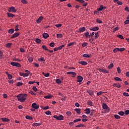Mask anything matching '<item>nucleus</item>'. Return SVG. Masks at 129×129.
I'll list each match as a JSON object with an SVG mask.
<instances>
[{
  "label": "nucleus",
  "mask_w": 129,
  "mask_h": 129,
  "mask_svg": "<svg viewBox=\"0 0 129 129\" xmlns=\"http://www.w3.org/2000/svg\"><path fill=\"white\" fill-rule=\"evenodd\" d=\"M27 94H20L16 96L18 98V101L23 102L26 101V98L27 97Z\"/></svg>",
  "instance_id": "f257e3e1"
},
{
  "label": "nucleus",
  "mask_w": 129,
  "mask_h": 129,
  "mask_svg": "<svg viewBox=\"0 0 129 129\" xmlns=\"http://www.w3.org/2000/svg\"><path fill=\"white\" fill-rule=\"evenodd\" d=\"M11 64L13 67H16L18 68H20L22 67V65L20 63L15 62H11Z\"/></svg>",
  "instance_id": "f03ea898"
},
{
  "label": "nucleus",
  "mask_w": 129,
  "mask_h": 129,
  "mask_svg": "<svg viewBox=\"0 0 129 129\" xmlns=\"http://www.w3.org/2000/svg\"><path fill=\"white\" fill-rule=\"evenodd\" d=\"M9 13L13 12V13H16L17 10H15L14 7H9V10H8Z\"/></svg>",
  "instance_id": "7ed1b4c3"
},
{
  "label": "nucleus",
  "mask_w": 129,
  "mask_h": 129,
  "mask_svg": "<svg viewBox=\"0 0 129 129\" xmlns=\"http://www.w3.org/2000/svg\"><path fill=\"white\" fill-rule=\"evenodd\" d=\"M77 2H80L81 4H83V6L85 7L87 6L88 5V3L87 2H85L84 0H75Z\"/></svg>",
  "instance_id": "20e7f679"
},
{
  "label": "nucleus",
  "mask_w": 129,
  "mask_h": 129,
  "mask_svg": "<svg viewBox=\"0 0 129 129\" xmlns=\"http://www.w3.org/2000/svg\"><path fill=\"white\" fill-rule=\"evenodd\" d=\"M77 79L78 80H77V82H79V83H80L83 82V78L81 76H78L77 77Z\"/></svg>",
  "instance_id": "39448f33"
},
{
  "label": "nucleus",
  "mask_w": 129,
  "mask_h": 129,
  "mask_svg": "<svg viewBox=\"0 0 129 129\" xmlns=\"http://www.w3.org/2000/svg\"><path fill=\"white\" fill-rule=\"evenodd\" d=\"M31 107L34 108V109H38V108H39V105H37L36 103H34L32 104Z\"/></svg>",
  "instance_id": "423d86ee"
},
{
  "label": "nucleus",
  "mask_w": 129,
  "mask_h": 129,
  "mask_svg": "<svg viewBox=\"0 0 129 129\" xmlns=\"http://www.w3.org/2000/svg\"><path fill=\"white\" fill-rule=\"evenodd\" d=\"M102 106L103 109L110 110L109 108L106 103H102Z\"/></svg>",
  "instance_id": "0eeeda50"
},
{
  "label": "nucleus",
  "mask_w": 129,
  "mask_h": 129,
  "mask_svg": "<svg viewBox=\"0 0 129 129\" xmlns=\"http://www.w3.org/2000/svg\"><path fill=\"white\" fill-rule=\"evenodd\" d=\"M67 75H71H71H73L72 77L75 78L76 75H77V73H76L74 72H68L67 73Z\"/></svg>",
  "instance_id": "6e6552de"
},
{
  "label": "nucleus",
  "mask_w": 129,
  "mask_h": 129,
  "mask_svg": "<svg viewBox=\"0 0 129 129\" xmlns=\"http://www.w3.org/2000/svg\"><path fill=\"white\" fill-rule=\"evenodd\" d=\"M20 34L18 32H16L14 34H13L12 36H11V38H17L18 37H19Z\"/></svg>",
  "instance_id": "1a4fd4ad"
},
{
  "label": "nucleus",
  "mask_w": 129,
  "mask_h": 129,
  "mask_svg": "<svg viewBox=\"0 0 129 129\" xmlns=\"http://www.w3.org/2000/svg\"><path fill=\"white\" fill-rule=\"evenodd\" d=\"M86 28L84 27L80 28L79 30V33L84 32H85V31H86Z\"/></svg>",
  "instance_id": "9d476101"
},
{
  "label": "nucleus",
  "mask_w": 129,
  "mask_h": 129,
  "mask_svg": "<svg viewBox=\"0 0 129 129\" xmlns=\"http://www.w3.org/2000/svg\"><path fill=\"white\" fill-rule=\"evenodd\" d=\"M1 119L2 120L3 122H8L10 121V119H8V118L6 117H2L1 118Z\"/></svg>",
  "instance_id": "9b49d317"
},
{
  "label": "nucleus",
  "mask_w": 129,
  "mask_h": 129,
  "mask_svg": "<svg viewBox=\"0 0 129 129\" xmlns=\"http://www.w3.org/2000/svg\"><path fill=\"white\" fill-rule=\"evenodd\" d=\"M80 64H81L82 66H86L88 64V63L86 62V61H80L79 62Z\"/></svg>",
  "instance_id": "f8f14e48"
},
{
  "label": "nucleus",
  "mask_w": 129,
  "mask_h": 129,
  "mask_svg": "<svg viewBox=\"0 0 129 129\" xmlns=\"http://www.w3.org/2000/svg\"><path fill=\"white\" fill-rule=\"evenodd\" d=\"M43 16H40L37 20V23L38 24H40V23L43 20Z\"/></svg>",
  "instance_id": "ddd939ff"
},
{
  "label": "nucleus",
  "mask_w": 129,
  "mask_h": 129,
  "mask_svg": "<svg viewBox=\"0 0 129 129\" xmlns=\"http://www.w3.org/2000/svg\"><path fill=\"white\" fill-rule=\"evenodd\" d=\"M87 92L91 96H93L94 94V91L93 90H88Z\"/></svg>",
  "instance_id": "4468645a"
},
{
  "label": "nucleus",
  "mask_w": 129,
  "mask_h": 129,
  "mask_svg": "<svg viewBox=\"0 0 129 129\" xmlns=\"http://www.w3.org/2000/svg\"><path fill=\"white\" fill-rule=\"evenodd\" d=\"M98 70L99 71V72H102L104 73H109V72H108L107 71H106V69H99Z\"/></svg>",
  "instance_id": "2eb2a0df"
},
{
  "label": "nucleus",
  "mask_w": 129,
  "mask_h": 129,
  "mask_svg": "<svg viewBox=\"0 0 129 129\" xmlns=\"http://www.w3.org/2000/svg\"><path fill=\"white\" fill-rule=\"evenodd\" d=\"M103 10H104V6L102 5H101L99 8H97L98 12H101Z\"/></svg>",
  "instance_id": "dca6fc26"
},
{
  "label": "nucleus",
  "mask_w": 129,
  "mask_h": 129,
  "mask_svg": "<svg viewBox=\"0 0 129 129\" xmlns=\"http://www.w3.org/2000/svg\"><path fill=\"white\" fill-rule=\"evenodd\" d=\"M99 28L98 27H94L92 28H90V30H92L94 32H96V31L99 30Z\"/></svg>",
  "instance_id": "f3484780"
},
{
  "label": "nucleus",
  "mask_w": 129,
  "mask_h": 129,
  "mask_svg": "<svg viewBox=\"0 0 129 129\" xmlns=\"http://www.w3.org/2000/svg\"><path fill=\"white\" fill-rule=\"evenodd\" d=\"M84 34L86 37L90 38L91 36V35H89V32L88 31L85 32Z\"/></svg>",
  "instance_id": "a211bd4d"
},
{
  "label": "nucleus",
  "mask_w": 129,
  "mask_h": 129,
  "mask_svg": "<svg viewBox=\"0 0 129 129\" xmlns=\"http://www.w3.org/2000/svg\"><path fill=\"white\" fill-rule=\"evenodd\" d=\"M74 110L77 112V114H80L81 113V109H80V108H79V109L78 108H76V109H74Z\"/></svg>",
  "instance_id": "6ab92c4d"
},
{
  "label": "nucleus",
  "mask_w": 129,
  "mask_h": 129,
  "mask_svg": "<svg viewBox=\"0 0 129 129\" xmlns=\"http://www.w3.org/2000/svg\"><path fill=\"white\" fill-rule=\"evenodd\" d=\"M113 86H114V87H117V88H120L121 87V85L120 84H117V83H114L113 84Z\"/></svg>",
  "instance_id": "aec40b11"
},
{
  "label": "nucleus",
  "mask_w": 129,
  "mask_h": 129,
  "mask_svg": "<svg viewBox=\"0 0 129 129\" xmlns=\"http://www.w3.org/2000/svg\"><path fill=\"white\" fill-rule=\"evenodd\" d=\"M42 123H34L33 124V126H40L41 125Z\"/></svg>",
  "instance_id": "412c9836"
},
{
  "label": "nucleus",
  "mask_w": 129,
  "mask_h": 129,
  "mask_svg": "<svg viewBox=\"0 0 129 129\" xmlns=\"http://www.w3.org/2000/svg\"><path fill=\"white\" fill-rule=\"evenodd\" d=\"M85 111H86V114H90V112H91L90 108H86L85 110Z\"/></svg>",
  "instance_id": "4be33fe9"
},
{
  "label": "nucleus",
  "mask_w": 129,
  "mask_h": 129,
  "mask_svg": "<svg viewBox=\"0 0 129 129\" xmlns=\"http://www.w3.org/2000/svg\"><path fill=\"white\" fill-rule=\"evenodd\" d=\"M114 67V64L113 63H110L109 64L108 67V69L109 70H111L112 68Z\"/></svg>",
  "instance_id": "5701e85b"
},
{
  "label": "nucleus",
  "mask_w": 129,
  "mask_h": 129,
  "mask_svg": "<svg viewBox=\"0 0 129 129\" xmlns=\"http://www.w3.org/2000/svg\"><path fill=\"white\" fill-rule=\"evenodd\" d=\"M43 37L45 39H47L48 37H49V35L47 33H44L43 34Z\"/></svg>",
  "instance_id": "b1692460"
},
{
  "label": "nucleus",
  "mask_w": 129,
  "mask_h": 129,
  "mask_svg": "<svg viewBox=\"0 0 129 129\" xmlns=\"http://www.w3.org/2000/svg\"><path fill=\"white\" fill-rule=\"evenodd\" d=\"M25 118L27 119H29V120H32L33 119V117L32 116H29V115H27Z\"/></svg>",
  "instance_id": "393cba45"
},
{
  "label": "nucleus",
  "mask_w": 129,
  "mask_h": 129,
  "mask_svg": "<svg viewBox=\"0 0 129 129\" xmlns=\"http://www.w3.org/2000/svg\"><path fill=\"white\" fill-rule=\"evenodd\" d=\"M96 21L97 23H98V24H103V22L102 21V20L99 19H96Z\"/></svg>",
  "instance_id": "a878e982"
},
{
  "label": "nucleus",
  "mask_w": 129,
  "mask_h": 129,
  "mask_svg": "<svg viewBox=\"0 0 129 129\" xmlns=\"http://www.w3.org/2000/svg\"><path fill=\"white\" fill-rule=\"evenodd\" d=\"M76 127H85V125L83 124H79V125H77L76 126Z\"/></svg>",
  "instance_id": "bb28decb"
},
{
  "label": "nucleus",
  "mask_w": 129,
  "mask_h": 129,
  "mask_svg": "<svg viewBox=\"0 0 129 129\" xmlns=\"http://www.w3.org/2000/svg\"><path fill=\"white\" fill-rule=\"evenodd\" d=\"M38 61H43V63H44V62L45 61V60L44 58V57H41L40 58L38 59Z\"/></svg>",
  "instance_id": "cd10ccee"
},
{
  "label": "nucleus",
  "mask_w": 129,
  "mask_h": 129,
  "mask_svg": "<svg viewBox=\"0 0 129 129\" xmlns=\"http://www.w3.org/2000/svg\"><path fill=\"white\" fill-rule=\"evenodd\" d=\"M23 85V83L22 82H18L17 84L18 87H20Z\"/></svg>",
  "instance_id": "c85d7f7f"
},
{
  "label": "nucleus",
  "mask_w": 129,
  "mask_h": 129,
  "mask_svg": "<svg viewBox=\"0 0 129 129\" xmlns=\"http://www.w3.org/2000/svg\"><path fill=\"white\" fill-rule=\"evenodd\" d=\"M9 34H13L15 32V30L13 29H10L8 31Z\"/></svg>",
  "instance_id": "c756f323"
},
{
  "label": "nucleus",
  "mask_w": 129,
  "mask_h": 129,
  "mask_svg": "<svg viewBox=\"0 0 129 129\" xmlns=\"http://www.w3.org/2000/svg\"><path fill=\"white\" fill-rule=\"evenodd\" d=\"M35 41L37 42V44H41V43L42 42L41 40L39 38H37Z\"/></svg>",
  "instance_id": "7c9ffc66"
},
{
  "label": "nucleus",
  "mask_w": 129,
  "mask_h": 129,
  "mask_svg": "<svg viewBox=\"0 0 129 129\" xmlns=\"http://www.w3.org/2000/svg\"><path fill=\"white\" fill-rule=\"evenodd\" d=\"M125 113L123 111H120L118 112V114L120 115V116H123Z\"/></svg>",
  "instance_id": "2f4dec72"
},
{
  "label": "nucleus",
  "mask_w": 129,
  "mask_h": 129,
  "mask_svg": "<svg viewBox=\"0 0 129 129\" xmlns=\"http://www.w3.org/2000/svg\"><path fill=\"white\" fill-rule=\"evenodd\" d=\"M114 79L116 81H122V80L120 79V78H119L118 77H116L114 78Z\"/></svg>",
  "instance_id": "473e14b6"
},
{
  "label": "nucleus",
  "mask_w": 129,
  "mask_h": 129,
  "mask_svg": "<svg viewBox=\"0 0 129 129\" xmlns=\"http://www.w3.org/2000/svg\"><path fill=\"white\" fill-rule=\"evenodd\" d=\"M58 120H63L64 119V116L63 115H59L58 116Z\"/></svg>",
  "instance_id": "72a5a7b5"
},
{
  "label": "nucleus",
  "mask_w": 129,
  "mask_h": 129,
  "mask_svg": "<svg viewBox=\"0 0 129 129\" xmlns=\"http://www.w3.org/2000/svg\"><path fill=\"white\" fill-rule=\"evenodd\" d=\"M114 117L116 118V119H120L121 117L119 116L118 115H114Z\"/></svg>",
  "instance_id": "f704fd0d"
},
{
  "label": "nucleus",
  "mask_w": 129,
  "mask_h": 129,
  "mask_svg": "<svg viewBox=\"0 0 129 129\" xmlns=\"http://www.w3.org/2000/svg\"><path fill=\"white\" fill-rule=\"evenodd\" d=\"M8 16L9 17H15V15L11 13H7Z\"/></svg>",
  "instance_id": "c9c22d12"
},
{
  "label": "nucleus",
  "mask_w": 129,
  "mask_h": 129,
  "mask_svg": "<svg viewBox=\"0 0 129 129\" xmlns=\"http://www.w3.org/2000/svg\"><path fill=\"white\" fill-rule=\"evenodd\" d=\"M95 113V111L94 109H92L90 111V115L93 116Z\"/></svg>",
  "instance_id": "e433bc0d"
},
{
  "label": "nucleus",
  "mask_w": 129,
  "mask_h": 129,
  "mask_svg": "<svg viewBox=\"0 0 129 129\" xmlns=\"http://www.w3.org/2000/svg\"><path fill=\"white\" fill-rule=\"evenodd\" d=\"M42 48L44 50H46V51L49 50L48 48H47V47L45 45L42 46Z\"/></svg>",
  "instance_id": "4c0bfd02"
},
{
  "label": "nucleus",
  "mask_w": 129,
  "mask_h": 129,
  "mask_svg": "<svg viewBox=\"0 0 129 129\" xmlns=\"http://www.w3.org/2000/svg\"><path fill=\"white\" fill-rule=\"evenodd\" d=\"M4 55L3 54V52L1 51H0V59H2L3 58H4Z\"/></svg>",
  "instance_id": "58836bf2"
},
{
  "label": "nucleus",
  "mask_w": 129,
  "mask_h": 129,
  "mask_svg": "<svg viewBox=\"0 0 129 129\" xmlns=\"http://www.w3.org/2000/svg\"><path fill=\"white\" fill-rule=\"evenodd\" d=\"M83 57H86V58H90V55H88L87 54H84L83 55Z\"/></svg>",
  "instance_id": "ea45409f"
},
{
  "label": "nucleus",
  "mask_w": 129,
  "mask_h": 129,
  "mask_svg": "<svg viewBox=\"0 0 129 129\" xmlns=\"http://www.w3.org/2000/svg\"><path fill=\"white\" fill-rule=\"evenodd\" d=\"M98 37H99V32H97L95 34V39H97Z\"/></svg>",
  "instance_id": "a19ab883"
},
{
  "label": "nucleus",
  "mask_w": 129,
  "mask_h": 129,
  "mask_svg": "<svg viewBox=\"0 0 129 129\" xmlns=\"http://www.w3.org/2000/svg\"><path fill=\"white\" fill-rule=\"evenodd\" d=\"M113 52L114 53H116L117 52H119V48H114V50H113Z\"/></svg>",
  "instance_id": "79ce46f5"
},
{
  "label": "nucleus",
  "mask_w": 129,
  "mask_h": 129,
  "mask_svg": "<svg viewBox=\"0 0 129 129\" xmlns=\"http://www.w3.org/2000/svg\"><path fill=\"white\" fill-rule=\"evenodd\" d=\"M52 97V96L51 95H49L48 96H44V98L45 99H50Z\"/></svg>",
  "instance_id": "37998d69"
},
{
  "label": "nucleus",
  "mask_w": 129,
  "mask_h": 129,
  "mask_svg": "<svg viewBox=\"0 0 129 129\" xmlns=\"http://www.w3.org/2000/svg\"><path fill=\"white\" fill-rule=\"evenodd\" d=\"M44 113L46 115H50L51 114V112L50 111H46L44 112Z\"/></svg>",
  "instance_id": "c03bdc74"
},
{
  "label": "nucleus",
  "mask_w": 129,
  "mask_h": 129,
  "mask_svg": "<svg viewBox=\"0 0 129 129\" xmlns=\"http://www.w3.org/2000/svg\"><path fill=\"white\" fill-rule=\"evenodd\" d=\"M8 77L9 80H11L13 78V76H12V75H10V74L8 73Z\"/></svg>",
  "instance_id": "a18cd8bd"
},
{
  "label": "nucleus",
  "mask_w": 129,
  "mask_h": 129,
  "mask_svg": "<svg viewBox=\"0 0 129 129\" xmlns=\"http://www.w3.org/2000/svg\"><path fill=\"white\" fill-rule=\"evenodd\" d=\"M64 47H65V45H64V44H62V45H61V46L58 47V50H61L62 49V48H64Z\"/></svg>",
  "instance_id": "49530a36"
},
{
  "label": "nucleus",
  "mask_w": 129,
  "mask_h": 129,
  "mask_svg": "<svg viewBox=\"0 0 129 129\" xmlns=\"http://www.w3.org/2000/svg\"><path fill=\"white\" fill-rule=\"evenodd\" d=\"M62 26L61 24H56L55 27L57 28H61V26Z\"/></svg>",
  "instance_id": "de8ad7c7"
},
{
  "label": "nucleus",
  "mask_w": 129,
  "mask_h": 129,
  "mask_svg": "<svg viewBox=\"0 0 129 129\" xmlns=\"http://www.w3.org/2000/svg\"><path fill=\"white\" fill-rule=\"evenodd\" d=\"M56 36L57 38H61L62 37V35L61 34H57Z\"/></svg>",
  "instance_id": "09e8293b"
},
{
  "label": "nucleus",
  "mask_w": 129,
  "mask_h": 129,
  "mask_svg": "<svg viewBox=\"0 0 129 129\" xmlns=\"http://www.w3.org/2000/svg\"><path fill=\"white\" fill-rule=\"evenodd\" d=\"M125 50V48H124L123 47V48H119V51H120V52H123Z\"/></svg>",
  "instance_id": "8fccbe9b"
},
{
  "label": "nucleus",
  "mask_w": 129,
  "mask_h": 129,
  "mask_svg": "<svg viewBox=\"0 0 129 129\" xmlns=\"http://www.w3.org/2000/svg\"><path fill=\"white\" fill-rule=\"evenodd\" d=\"M56 83H57V84H61V81L60 79H56Z\"/></svg>",
  "instance_id": "3c124183"
},
{
  "label": "nucleus",
  "mask_w": 129,
  "mask_h": 129,
  "mask_svg": "<svg viewBox=\"0 0 129 129\" xmlns=\"http://www.w3.org/2000/svg\"><path fill=\"white\" fill-rule=\"evenodd\" d=\"M49 46L51 47H53L55 46V43L54 42L50 43Z\"/></svg>",
  "instance_id": "603ef678"
},
{
  "label": "nucleus",
  "mask_w": 129,
  "mask_h": 129,
  "mask_svg": "<svg viewBox=\"0 0 129 129\" xmlns=\"http://www.w3.org/2000/svg\"><path fill=\"white\" fill-rule=\"evenodd\" d=\"M88 104L89 106H93V102L92 101H88Z\"/></svg>",
  "instance_id": "864d4df0"
},
{
  "label": "nucleus",
  "mask_w": 129,
  "mask_h": 129,
  "mask_svg": "<svg viewBox=\"0 0 129 129\" xmlns=\"http://www.w3.org/2000/svg\"><path fill=\"white\" fill-rule=\"evenodd\" d=\"M117 37L121 39L122 40H123L124 39V38L123 37V36L121 35H117Z\"/></svg>",
  "instance_id": "5fc2aeb1"
},
{
  "label": "nucleus",
  "mask_w": 129,
  "mask_h": 129,
  "mask_svg": "<svg viewBox=\"0 0 129 129\" xmlns=\"http://www.w3.org/2000/svg\"><path fill=\"white\" fill-rule=\"evenodd\" d=\"M117 71L118 72V74H120L121 73V69L119 67H118L117 68Z\"/></svg>",
  "instance_id": "6e6d98bb"
},
{
  "label": "nucleus",
  "mask_w": 129,
  "mask_h": 129,
  "mask_svg": "<svg viewBox=\"0 0 129 129\" xmlns=\"http://www.w3.org/2000/svg\"><path fill=\"white\" fill-rule=\"evenodd\" d=\"M103 93H104V92L99 91V92L97 93V95L100 96V95H102Z\"/></svg>",
  "instance_id": "4d7b16f0"
},
{
  "label": "nucleus",
  "mask_w": 129,
  "mask_h": 129,
  "mask_svg": "<svg viewBox=\"0 0 129 129\" xmlns=\"http://www.w3.org/2000/svg\"><path fill=\"white\" fill-rule=\"evenodd\" d=\"M118 30V27H116L115 28H114V30H113V33H114L116 32V31H117Z\"/></svg>",
  "instance_id": "13d9d810"
},
{
  "label": "nucleus",
  "mask_w": 129,
  "mask_h": 129,
  "mask_svg": "<svg viewBox=\"0 0 129 129\" xmlns=\"http://www.w3.org/2000/svg\"><path fill=\"white\" fill-rule=\"evenodd\" d=\"M124 23L125 25H128V24H129V20L127 19V20H125V21L124 22Z\"/></svg>",
  "instance_id": "bf43d9fd"
},
{
  "label": "nucleus",
  "mask_w": 129,
  "mask_h": 129,
  "mask_svg": "<svg viewBox=\"0 0 129 129\" xmlns=\"http://www.w3.org/2000/svg\"><path fill=\"white\" fill-rule=\"evenodd\" d=\"M81 119H77L74 120V122H79L81 121Z\"/></svg>",
  "instance_id": "052dcab7"
},
{
  "label": "nucleus",
  "mask_w": 129,
  "mask_h": 129,
  "mask_svg": "<svg viewBox=\"0 0 129 129\" xmlns=\"http://www.w3.org/2000/svg\"><path fill=\"white\" fill-rule=\"evenodd\" d=\"M116 4H117L118 5H122L123 3L122 2L118 1L116 2Z\"/></svg>",
  "instance_id": "680f3d73"
},
{
  "label": "nucleus",
  "mask_w": 129,
  "mask_h": 129,
  "mask_svg": "<svg viewBox=\"0 0 129 129\" xmlns=\"http://www.w3.org/2000/svg\"><path fill=\"white\" fill-rule=\"evenodd\" d=\"M87 45H88V44L86 42H84L82 44L83 47H86Z\"/></svg>",
  "instance_id": "e2e57ef3"
},
{
  "label": "nucleus",
  "mask_w": 129,
  "mask_h": 129,
  "mask_svg": "<svg viewBox=\"0 0 129 129\" xmlns=\"http://www.w3.org/2000/svg\"><path fill=\"white\" fill-rule=\"evenodd\" d=\"M125 114L127 115L129 114V110L127 109L126 111H125Z\"/></svg>",
  "instance_id": "0e129e2a"
},
{
  "label": "nucleus",
  "mask_w": 129,
  "mask_h": 129,
  "mask_svg": "<svg viewBox=\"0 0 129 129\" xmlns=\"http://www.w3.org/2000/svg\"><path fill=\"white\" fill-rule=\"evenodd\" d=\"M28 60L30 62H33V58H32V57L29 58L28 59Z\"/></svg>",
  "instance_id": "69168bd1"
},
{
  "label": "nucleus",
  "mask_w": 129,
  "mask_h": 129,
  "mask_svg": "<svg viewBox=\"0 0 129 129\" xmlns=\"http://www.w3.org/2000/svg\"><path fill=\"white\" fill-rule=\"evenodd\" d=\"M123 95L125 96H129V94L126 92L123 93Z\"/></svg>",
  "instance_id": "338daca9"
},
{
  "label": "nucleus",
  "mask_w": 129,
  "mask_h": 129,
  "mask_svg": "<svg viewBox=\"0 0 129 129\" xmlns=\"http://www.w3.org/2000/svg\"><path fill=\"white\" fill-rule=\"evenodd\" d=\"M67 115H68L69 116H71L72 115V112L70 111H68V112H67Z\"/></svg>",
  "instance_id": "774afa93"
}]
</instances>
